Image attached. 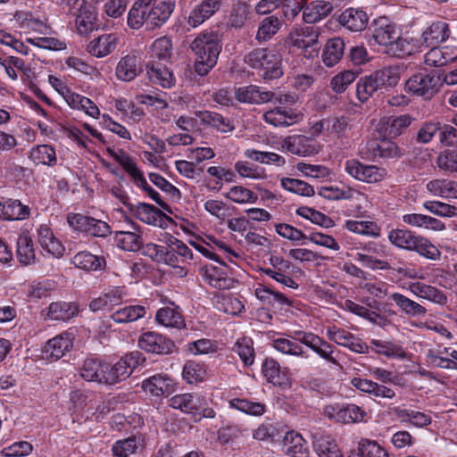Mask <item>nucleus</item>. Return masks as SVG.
Returning a JSON list of instances; mask_svg holds the SVG:
<instances>
[{"label":"nucleus","mask_w":457,"mask_h":457,"mask_svg":"<svg viewBox=\"0 0 457 457\" xmlns=\"http://www.w3.org/2000/svg\"><path fill=\"white\" fill-rule=\"evenodd\" d=\"M16 253L19 262L23 265H29L35 261L36 255L33 248V241L27 234L20 235L17 239Z\"/></svg>","instance_id":"8fccbe9b"},{"label":"nucleus","mask_w":457,"mask_h":457,"mask_svg":"<svg viewBox=\"0 0 457 457\" xmlns=\"http://www.w3.org/2000/svg\"><path fill=\"white\" fill-rule=\"evenodd\" d=\"M195 115L200 125L212 127L220 133H230L235 129L233 121L220 113L205 110L197 111Z\"/></svg>","instance_id":"4468645a"},{"label":"nucleus","mask_w":457,"mask_h":457,"mask_svg":"<svg viewBox=\"0 0 457 457\" xmlns=\"http://www.w3.org/2000/svg\"><path fill=\"white\" fill-rule=\"evenodd\" d=\"M262 372L267 381L276 386L287 388L291 386L287 369H281L280 364L273 358H266L263 361Z\"/></svg>","instance_id":"ddd939ff"},{"label":"nucleus","mask_w":457,"mask_h":457,"mask_svg":"<svg viewBox=\"0 0 457 457\" xmlns=\"http://www.w3.org/2000/svg\"><path fill=\"white\" fill-rule=\"evenodd\" d=\"M134 231L129 230H120L115 232L114 239L116 245L129 252H136L143 245V239L141 231L138 227H136L133 223L131 224Z\"/></svg>","instance_id":"c85d7f7f"},{"label":"nucleus","mask_w":457,"mask_h":457,"mask_svg":"<svg viewBox=\"0 0 457 457\" xmlns=\"http://www.w3.org/2000/svg\"><path fill=\"white\" fill-rule=\"evenodd\" d=\"M450 36L449 26L445 21L432 23L422 33V43L426 46H436L445 41Z\"/></svg>","instance_id":"f704fd0d"},{"label":"nucleus","mask_w":457,"mask_h":457,"mask_svg":"<svg viewBox=\"0 0 457 457\" xmlns=\"http://www.w3.org/2000/svg\"><path fill=\"white\" fill-rule=\"evenodd\" d=\"M409 290L417 297L428 300L436 304L447 303V296L438 288L421 282H411Z\"/></svg>","instance_id":"2f4dec72"},{"label":"nucleus","mask_w":457,"mask_h":457,"mask_svg":"<svg viewBox=\"0 0 457 457\" xmlns=\"http://www.w3.org/2000/svg\"><path fill=\"white\" fill-rule=\"evenodd\" d=\"M281 147L292 154L309 156L318 153L314 140L303 135H292L285 137Z\"/></svg>","instance_id":"f8f14e48"},{"label":"nucleus","mask_w":457,"mask_h":457,"mask_svg":"<svg viewBox=\"0 0 457 457\" xmlns=\"http://www.w3.org/2000/svg\"><path fill=\"white\" fill-rule=\"evenodd\" d=\"M379 88L373 74L361 77L356 84L357 98L364 103Z\"/></svg>","instance_id":"e2e57ef3"},{"label":"nucleus","mask_w":457,"mask_h":457,"mask_svg":"<svg viewBox=\"0 0 457 457\" xmlns=\"http://www.w3.org/2000/svg\"><path fill=\"white\" fill-rule=\"evenodd\" d=\"M71 262L77 268L85 270H97L104 264V260L103 258L94 255L87 251L79 252L75 254Z\"/></svg>","instance_id":"864d4df0"},{"label":"nucleus","mask_w":457,"mask_h":457,"mask_svg":"<svg viewBox=\"0 0 457 457\" xmlns=\"http://www.w3.org/2000/svg\"><path fill=\"white\" fill-rule=\"evenodd\" d=\"M125 297V292L121 287H114L104 292L89 303V309L94 312L112 311L114 306L120 304Z\"/></svg>","instance_id":"f3484780"},{"label":"nucleus","mask_w":457,"mask_h":457,"mask_svg":"<svg viewBox=\"0 0 457 457\" xmlns=\"http://www.w3.org/2000/svg\"><path fill=\"white\" fill-rule=\"evenodd\" d=\"M339 21L351 31H361L366 27L368 17L363 11L350 8L341 13Z\"/></svg>","instance_id":"a19ab883"},{"label":"nucleus","mask_w":457,"mask_h":457,"mask_svg":"<svg viewBox=\"0 0 457 457\" xmlns=\"http://www.w3.org/2000/svg\"><path fill=\"white\" fill-rule=\"evenodd\" d=\"M229 406L252 416H262L266 411V406L264 403L245 398L231 399L229 401Z\"/></svg>","instance_id":"5fc2aeb1"},{"label":"nucleus","mask_w":457,"mask_h":457,"mask_svg":"<svg viewBox=\"0 0 457 457\" xmlns=\"http://www.w3.org/2000/svg\"><path fill=\"white\" fill-rule=\"evenodd\" d=\"M313 439L314 450L320 457H344L337 445L329 436L316 434Z\"/></svg>","instance_id":"49530a36"},{"label":"nucleus","mask_w":457,"mask_h":457,"mask_svg":"<svg viewBox=\"0 0 457 457\" xmlns=\"http://www.w3.org/2000/svg\"><path fill=\"white\" fill-rule=\"evenodd\" d=\"M348 457H389V455L377 442L361 439L358 447L352 450Z\"/></svg>","instance_id":"de8ad7c7"},{"label":"nucleus","mask_w":457,"mask_h":457,"mask_svg":"<svg viewBox=\"0 0 457 457\" xmlns=\"http://www.w3.org/2000/svg\"><path fill=\"white\" fill-rule=\"evenodd\" d=\"M370 347L377 353L386 357L403 358L405 356L403 347L390 341L372 339L370 341Z\"/></svg>","instance_id":"052dcab7"},{"label":"nucleus","mask_w":457,"mask_h":457,"mask_svg":"<svg viewBox=\"0 0 457 457\" xmlns=\"http://www.w3.org/2000/svg\"><path fill=\"white\" fill-rule=\"evenodd\" d=\"M146 74L150 81L164 88L173 85V76L166 65L154 60L149 61L145 65Z\"/></svg>","instance_id":"412c9836"},{"label":"nucleus","mask_w":457,"mask_h":457,"mask_svg":"<svg viewBox=\"0 0 457 457\" xmlns=\"http://www.w3.org/2000/svg\"><path fill=\"white\" fill-rule=\"evenodd\" d=\"M79 313V307L74 303L54 302L47 308L46 317L51 320L67 321Z\"/></svg>","instance_id":"c9c22d12"},{"label":"nucleus","mask_w":457,"mask_h":457,"mask_svg":"<svg viewBox=\"0 0 457 457\" xmlns=\"http://www.w3.org/2000/svg\"><path fill=\"white\" fill-rule=\"evenodd\" d=\"M106 152L132 178L135 184L138 182H145V177L141 170L137 168L134 159L130 157L124 150H114L111 147H108Z\"/></svg>","instance_id":"4be33fe9"},{"label":"nucleus","mask_w":457,"mask_h":457,"mask_svg":"<svg viewBox=\"0 0 457 457\" xmlns=\"http://www.w3.org/2000/svg\"><path fill=\"white\" fill-rule=\"evenodd\" d=\"M372 74L379 89L383 87H395L400 80V74L397 67H386L372 72Z\"/></svg>","instance_id":"13d9d810"},{"label":"nucleus","mask_w":457,"mask_h":457,"mask_svg":"<svg viewBox=\"0 0 457 457\" xmlns=\"http://www.w3.org/2000/svg\"><path fill=\"white\" fill-rule=\"evenodd\" d=\"M200 274L205 283L219 290L230 289L235 284V279L228 275L226 267L205 265L200 269Z\"/></svg>","instance_id":"1a4fd4ad"},{"label":"nucleus","mask_w":457,"mask_h":457,"mask_svg":"<svg viewBox=\"0 0 457 457\" xmlns=\"http://www.w3.org/2000/svg\"><path fill=\"white\" fill-rule=\"evenodd\" d=\"M272 345L277 351L284 354L302 357L305 359L309 358V355L305 353L302 345L296 341L280 337L274 339L272 341Z\"/></svg>","instance_id":"bf43d9fd"},{"label":"nucleus","mask_w":457,"mask_h":457,"mask_svg":"<svg viewBox=\"0 0 457 457\" xmlns=\"http://www.w3.org/2000/svg\"><path fill=\"white\" fill-rule=\"evenodd\" d=\"M191 49L196 56L195 72L204 76L217 63L221 51V36L217 30L202 32L192 42Z\"/></svg>","instance_id":"f257e3e1"},{"label":"nucleus","mask_w":457,"mask_h":457,"mask_svg":"<svg viewBox=\"0 0 457 457\" xmlns=\"http://www.w3.org/2000/svg\"><path fill=\"white\" fill-rule=\"evenodd\" d=\"M441 86L440 77L434 72H417L411 76L405 82L404 88L407 92L421 96L424 99L432 98Z\"/></svg>","instance_id":"20e7f679"},{"label":"nucleus","mask_w":457,"mask_h":457,"mask_svg":"<svg viewBox=\"0 0 457 457\" xmlns=\"http://www.w3.org/2000/svg\"><path fill=\"white\" fill-rule=\"evenodd\" d=\"M283 21L276 15H270L262 20L259 24L255 39L259 42L270 40L281 29Z\"/></svg>","instance_id":"c03bdc74"},{"label":"nucleus","mask_w":457,"mask_h":457,"mask_svg":"<svg viewBox=\"0 0 457 457\" xmlns=\"http://www.w3.org/2000/svg\"><path fill=\"white\" fill-rule=\"evenodd\" d=\"M327 335L330 341L339 345L348 347L354 353H365L368 351L369 347L365 343L344 328L333 326L328 328Z\"/></svg>","instance_id":"9d476101"},{"label":"nucleus","mask_w":457,"mask_h":457,"mask_svg":"<svg viewBox=\"0 0 457 457\" xmlns=\"http://www.w3.org/2000/svg\"><path fill=\"white\" fill-rule=\"evenodd\" d=\"M232 351L237 353L245 366H251L253 363L254 349L253 340L251 338H239L235 343Z\"/></svg>","instance_id":"680f3d73"},{"label":"nucleus","mask_w":457,"mask_h":457,"mask_svg":"<svg viewBox=\"0 0 457 457\" xmlns=\"http://www.w3.org/2000/svg\"><path fill=\"white\" fill-rule=\"evenodd\" d=\"M345 227L353 233L360 235L371 236L373 237H379V228L376 223L367 220H346Z\"/></svg>","instance_id":"69168bd1"},{"label":"nucleus","mask_w":457,"mask_h":457,"mask_svg":"<svg viewBox=\"0 0 457 457\" xmlns=\"http://www.w3.org/2000/svg\"><path fill=\"white\" fill-rule=\"evenodd\" d=\"M345 43L340 37L329 39L323 49L322 60L326 66L332 67L336 65L344 54Z\"/></svg>","instance_id":"37998d69"},{"label":"nucleus","mask_w":457,"mask_h":457,"mask_svg":"<svg viewBox=\"0 0 457 457\" xmlns=\"http://www.w3.org/2000/svg\"><path fill=\"white\" fill-rule=\"evenodd\" d=\"M193 256L192 250L185 243H182L172 250H165L163 263L174 268H179L181 272L186 275L187 271L184 269L183 265L192 261Z\"/></svg>","instance_id":"a878e982"},{"label":"nucleus","mask_w":457,"mask_h":457,"mask_svg":"<svg viewBox=\"0 0 457 457\" xmlns=\"http://www.w3.org/2000/svg\"><path fill=\"white\" fill-rule=\"evenodd\" d=\"M147 308L144 305H128L113 312L111 319L116 323H129L142 319L146 314Z\"/></svg>","instance_id":"79ce46f5"},{"label":"nucleus","mask_w":457,"mask_h":457,"mask_svg":"<svg viewBox=\"0 0 457 457\" xmlns=\"http://www.w3.org/2000/svg\"><path fill=\"white\" fill-rule=\"evenodd\" d=\"M325 414L331 420L342 423H354L364 420L366 411L355 404L328 405Z\"/></svg>","instance_id":"6e6552de"},{"label":"nucleus","mask_w":457,"mask_h":457,"mask_svg":"<svg viewBox=\"0 0 457 457\" xmlns=\"http://www.w3.org/2000/svg\"><path fill=\"white\" fill-rule=\"evenodd\" d=\"M387 237L389 242L395 246L407 251H411L418 235H415L408 229L396 228L392 229L388 233Z\"/></svg>","instance_id":"3c124183"},{"label":"nucleus","mask_w":457,"mask_h":457,"mask_svg":"<svg viewBox=\"0 0 457 457\" xmlns=\"http://www.w3.org/2000/svg\"><path fill=\"white\" fill-rule=\"evenodd\" d=\"M142 71L139 59L128 54L122 57L116 67V76L120 80L131 81Z\"/></svg>","instance_id":"72a5a7b5"},{"label":"nucleus","mask_w":457,"mask_h":457,"mask_svg":"<svg viewBox=\"0 0 457 457\" xmlns=\"http://www.w3.org/2000/svg\"><path fill=\"white\" fill-rule=\"evenodd\" d=\"M37 241L43 249L54 257L59 258L62 256L64 247L47 225H40L37 228Z\"/></svg>","instance_id":"b1692460"},{"label":"nucleus","mask_w":457,"mask_h":457,"mask_svg":"<svg viewBox=\"0 0 457 457\" xmlns=\"http://www.w3.org/2000/svg\"><path fill=\"white\" fill-rule=\"evenodd\" d=\"M172 386V379L166 374H155L142 382L144 391L154 396L169 394Z\"/></svg>","instance_id":"473e14b6"},{"label":"nucleus","mask_w":457,"mask_h":457,"mask_svg":"<svg viewBox=\"0 0 457 457\" xmlns=\"http://www.w3.org/2000/svg\"><path fill=\"white\" fill-rule=\"evenodd\" d=\"M30 210L28 205L22 204L19 200L5 199L0 201V218L7 220H21L29 216Z\"/></svg>","instance_id":"7c9ffc66"},{"label":"nucleus","mask_w":457,"mask_h":457,"mask_svg":"<svg viewBox=\"0 0 457 457\" xmlns=\"http://www.w3.org/2000/svg\"><path fill=\"white\" fill-rule=\"evenodd\" d=\"M105 363L94 359H87L80 368L79 373L86 381L105 384Z\"/></svg>","instance_id":"4c0bfd02"},{"label":"nucleus","mask_w":457,"mask_h":457,"mask_svg":"<svg viewBox=\"0 0 457 457\" xmlns=\"http://www.w3.org/2000/svg\"><path fill=\"white\" fill-rule=\"evenodd\" d=\"M150 5L148 0H137L130 8L128 14V25L133 29L145 26L147 30V21L150 18Z\"/></svg>","instance_id":"c756f323"},{"label":"nucleus","mask_w":457,"mask_h":457,"mask_svg":"<svg viewBox=\"0 0 457 457\" xmlns=\"http://www.w3.org/2000/svg\"><path fill=\"white\" fill-rule=\"evenodd\" d=\"M150 18L147 21V30H154L163 26L170 19L174 5L166 1H149Z\"/></svg>","instance_id":"2eb2a0df"},{"label":"nucleus","mask_w":457,"mask_h":457,"mask_svg":"<svg viewBox=\"0 0 457 457\" xmlns=\"http://www.w3.org/2000/svg\"><path fill=\"white\" fill-rule=\"evenodd\" d=\"M201 397L192 394H179L169 400V406L180 410L185 413L196 415V410L201 406Z\"/></svg>","instance_id":"ea45409f"},{"label":"nucleus","mask_w":457,"mask_h":457,"mask_svg":"<svg viewBox=\"0 0 457 457\" xmlns=\"http://www.w3.org/2000/svg\"><path fill=\"white\" fill-rule=\"evenodd\" d=\"M117 43L118 37L115 34H104L90 41L87 50L93 56L104 57L115 50Z\"/></svg>","instance_id":"cd10ccee"},{"label":"nucleus","mask_w":457,"mask_h":457,"mask_svg":"<svg viewBox=\"0 0 457 457\" xmlns=\"http://www.w3.org/2000/svg\"><path fill=\"white\" fill-rule=\"evenodd\" d=\"M145 361L143 353L133 351L120 358L113 365L105 363V384L114 385L127 379L133 370Z\"/></svg>","instance_id":"7ed1b4c3"},{"label":"nucleus","mask_w":457,"mask_h":457,"mask_svg":"<svg viewBox=\"0 0 457 457\" xmlns=\"http://www.w3.org/2000/svg\"><path fill=\"white\" fill-rule=\"evenodd\" d=\"M255 296L265 304L272 305L278 303L280 305L292 306V301L282 293L273 291L268 287L259 286L254 290Z\"/></svg>","instance_id":"603ef678"},{"label":"nucleus","mask_w":457,"mask_h":457,"mask_svg":"<svg viewBox=\"0 0 457 457\" xmlns=\"http://www.w3.org/2000/svg\"><path fill=\"white\" fill-rule=\"evenodd\" d=\"M172 44L168 37L154 40L151 46V58L155 62H168L171 57Z\"/></svg>","instance_id":"6e6d98bb"},{"label":"nucleus","mask_w":457,"mask_h":457,"mask_svg":"<svg viewBox=\"0 0 457 457\" xmlns=\"http://www.w3.org/2000/svg\"><path fill=\"white\" fill-rule=\"evenodd\" d=\"M351 384L356 389L368 394L374 398L392 399L395 395V393L392 388L370 379L353 378L351 380Z\"/></svg>","instance_id":"a211bd4d"},{"label":"nucleus","mask_w":457,"mask_h":457,"mask_svg":"<svg viewBox=\"0 0 457 457\" xmlns=\"http://www.w3.org/2000/svg\"><path fill=\"white\" fill-rule=\"evenodd\" d=\"M367 149L373 158H398L403 155L400 147L389 139H372L367 143Z\"/></svg>","instance_id":"6ab92c4d"},{"label":"nucleus","mask_w":457,"mask_h":457,"mask_svg":"<svg viewBox=\"0 0 457 457\" xmlns=\"http://www.w3.org/2000/svg\"><path fill=\"white\" fill-rule=\"evenodd\" d=\"M29 157L36 164L54 166L57 162L55 150L48 145H41L32 148Z\"/></svg>","instance_id":"4d7b16f0"},{"label":"nucleus","mask_w":457,"mask_h":457,"mask_svg":"<svg viewBox=\"0 0 457 457\" xmlns=\"http://www.w3.org/2000/svg\"><path fill=\"white\" fill-rule=\"evenodd\" d=\"M130 210L135 212L137 219L150 225H154L158 218H168L161 210L145 203H137V204H133V209Z\"/></svg>","instance_id":"09e8293b"},{"label":"nucleus","mask_w":457,"mask_h":457,"mask_svg":"<svg viewBox=\"0 0 457 457\" xmlns=\"http://www.w3.org/2000/svg\"><path fill=\"white\" fill-rule=\"evenodd\" d=\"M76 19L77 29L80 35H87L96 29V14L94 10H79Z\"/></svg>","instance_id":"0e129e2a"},{"label":"nucleus","mask_w":457,"mask_h":457,"mask_svg":"<svg viewBox=\"0 0 457 457\" xmlns=\"http://www.w3.org/2000/svg\"><path fill=\"white\" fill-rule=\"evenodd\" d=\"M73 345L71 334L64 332L49 339L43 346L42 352L46 359L57 361L63 357Z\"/></svg>","instance_id":"9b49d317"},{"label":"nucleus","mask_w":457,"mask_h":457,"mask_svg":"<svg viewBox=\"0 0 457 457\" xmlns=\"http://www.w3.org/2000/svg\"><path fill=\"white\" fill-rule=\"evenodd\" d=\"M303 114L292 110H284L279 107L266 112L263 120L274 127H288L302 120Z\"/></svg>","instance_id":"5701e85b"},{"label":"nucleus","mask_w":457,"mask_h":457,"mask_svg":"<svg viewBox=\"0 0 457 457\" xmlns=\"http://www.w3.org/2000/svg\"><path fill=\"white\" fill-rule=\"evenodd\" d=\"M66 219L70 228L74 231L99 237L111 234L110 226L101 220L72 212L68 213Z\"/></svg>","instance_id":"39448f33"},{"label":"nucleus","mask_w":457,"mask_h":457,"mask_svg":"<svg viewBox=\"0 0 457 457\" xmlns=\"http://www.w3.org/2000/svg\"><path fill=\"white\" fill-rule=\"evenodd\" d=\"M236 98L241 103L261 104L272 102L275 93L272 91H260L259 87L249 85L241 87L236 91Z\"/></svg>","instance_id":"aec40b11"},{"label":"nucleus","mask_w":457,"mask_h":457,"mask_svg":"<svg viewBox=\"0 0 457 457\" xmlns=\"http://www.w3.org/2000/svg\"><path fill=\"white\" fill-rule=\"evenodd\" d=\"M206 371L202 364L194 361H188L183 367V378L189 384H196L204 381Z\"/></svg>","instance_id":"338daca9"},{"label":"nucleus","mask_w":457,"mask_h":457,"mask_svg":"<svg viewBox=\"0 0 457 457\" xmlns=\"http://www.w3.org/2000/svg\"><path fill=\"white\" fill-rule=\"evenodd\" d=\"M140 349L155 354H169L175 348V344L165 336L154 331L143 333L138 338Z\"/></svg>","instance_id":"0eeeda50"},{"label":"nucleus","mask_w":457,"mask_h":457,"mask_svg":"<svg viewBox=\"0 0 457 457\" xmlns=\"http://www.w3.org/2000/svg\"><path fill=\"white\" fill-rule=\"evenodd\" d=\"M220 0H202L190 12L187 23L192 28H196L211 18L220 8Z\"/></svg>","instance_id":"dca6fc26"},{"label":"nucleus","mask_w":457,"mask_h":457,"mask_svg":"<svg viewBox=\"0 0 457 457\" xmlns=\"http://www.w3.org/2000/svg\"><path fill=\"white\" fill-rule=\"evenodd\" d=\"M414 119L410 114H403L400 116L385 117L380 120V129L384 131V135L388 137H395L403 134Z\"/></svg>","instance_id":"bb28decb"},{"label":"nucleus","mask_w":457,"mask_h":457,"mask_svg":"<svg viewBox=\"0 0 457 457\" xmlns=\"http://www.w3.org/2000/svg\"><path fill=\"white\" fill-rule=\"evenodd\" d=\"M244 61L253 69L262 71L265 80H272L282 76V59L275 50L256 48L245 55Z\"/></svg>","instance_id":"f03ea898"},{"label":"nucleus","mask_w":457,"mask_h":457,"mask_svg":"<svg viewBox=\"0 0 457 457\" xmlns=\"http://www.w3.org/2000/svg\"><path fill=\"white\" fill-rule=\"evenodd\" d=\"M296 335L299 336L298 339L302 344L311 348L325 361L334 366H339L338 361L333 356V346L329 343L312 333L298 331Z\"/></svg>","instance_id":"423d86ee"},{"label":"nucleus","mask_w":457,"mask_h":457,"mask_svg":"<svg viewBox=\"0 0 457 457\" xmlns=\"http://www.w3.org/2000/svg\"><path fill=\"white\" fill-rule=\"evenodd\" d=\"M427 189L434 195L446 199H457V182L450 179H434L429 181Z\"/></svg>","instance_id":"a18cd8bd"},{"label":"nucleus","mask_w":457,"mask_h":457,"mask_svg":"<svg viewBox=\"0 0 457 457\" xmlns=\"http://www.w3.org/2000/svg\"><path fill=\"white\" fill-rule=\"evenodd\" d=\"M283 445L286 453L291 457H308L309 455L306 441L294 431L286 434Z\"/></svg>","instance_id":"e433bc0d"},{"label":"nucleus","mask_w":457,"mask_h":457,"mask_svg":"<svg viewBox=\"0 0 457 457\" xmlns=\"http://www.w3.org/2000/svg\"><path fill=\"white\" fill-rule=\"evenodd\" d=\"M155 320L162 326L173 328H183L186 326L181 310L173 303L171 306L159 309L155 315Z\"/></svg>","instance_id":"393cba45"},{"label":"nucleus","mask_w":457,"mask_h":457,"mask_svg":"<svg viewBox=\"0 0 457 457\" xmlns=\"http://www.w3.org/2000/svg\"><path fill=\"white\" fill-rule=\"evenodd\" d=\"M391 299L405 315L411 318H421L427 314V309L419 303L400 293H393Z\"/></svg>","instance_id":"58836bf2"},{"label":"nucleus","mask_w":457,"mask_h":457,"mask_svg":"<svg viewBox=\"0 0 457 457\" xmlns=\"http://www.w3.org/2000/svg\"><path fill=\"white\" fill-rule=\"evenodd\" d=\"M226 197L237 204H254L258 199L256 194L242 186L232 187Z\"/></svg>","instance_id":"774afa93"}]
</instances>
